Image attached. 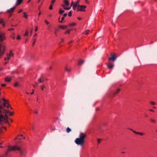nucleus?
<instances>
[{"mask_svg": "<svg viewBox=\"0 0 157 157\" xmlns=\"http://www.w3.org/2000/svg\"><path fill=\"white\" fill-rule=\"evenodd\" d=\"M86 136V134L81 132L79 135L80 137L77 138L75 140L76 144L79 145H82L85 142L84 139Z\"/></svg>", "mask_w": 157, "mask_h": 157, "instance_id": "1", "label": "nucleus"}, {"mask_svg": "<svg viewBox=\"0 0 157 157\" xmlns=\"http://www.w3.org/2000/svg\"><path fill=\"white\" fill-rule=\"evenodd\" d=\"M15 150L19 151L20 153L22 155H23V153L25 151V149H21L17 146H14L13 147L9 146L8 147V151H14Z\"/></svg>", "mask_w": 157, "mask_h": 157, "instance_id": "2", "label": "nucleus"}, {"mask_svg": "<svg viewBox=\"0 0 157 157\" xmlns=\"http://www.w3.org/2000/svg\"><path fill=\"white\" fill-rule=\"evenodd\" d=\"M3 105H0V110H1V109H3ZM6 117H4V116L2 115L1 113V110H0V121H5L6 122H8V117L6 115Z\"/></svg>", "mask_w": 157, "mask_h": 157, "instance_id": "3", "label": "nucleus"}, {"mask_svg": "<svg viewBox=\"0 0 157 157\" xmlns=\"http://www.w3.org/2000/svg\"><path fill=\"white\" fill-rule=\"evenodd\" d=\"M2 109H1L0 110L1 111V113H2V115L4 116V117L6 118V115L8 117L7 115L6 114V113H8V110H6V109H4L3 110H1ZM8 119H7V120H8L7 122H6L5 121L2 120L1 121H0V123L2 121H3L4 123H7V124H9V122L8 121Z\"/></svg>", "mask_w": 157, "mask_h": 157, "instance_id": "4", "label": "nucleus"}, {"mask_svg": "<svg viewBox=\"0 0 157 157\" xmlns=\"http://www.w3.org/2000/svg\"><path fill=\"white\" fill-rule=\"evenodd\" d=\"M111 57H109L108 60H112L114 62L117 59V56L116 54L115 53H110Z\"/></svg>", "mask_w": 157, "mask_h": 157, "instance_id": "5", "label": "nucleus"}, {"mask_svg": "<svg viewBox=\"0 0 157 157\" xmlns=\"http://www.w3.org/2000/svg\"><path fill=\"white\" fill-rule=\"evenodd\" d=\"M6 37L5 36V33L2 32L0 31V42H2L5 40Z\"/></svg>", "mask_w": 157, "mask_h": 157, "instance_id": "6", "label": "nucleus"}, {"mask_svg": "<svg viewBox=\"0 0 157 157\" xmlns=\"http://www.w3.org/2000/svg\"><path fill=\"white\" fill-rule=\"evenodd\" d=\"M86 6H85L80 5L78 6V11H85V9L86 8Z\"/></svg>", "mask_w": 157, "mask_h": 157, "instance_id": "7", "label": "nucleus"}, {"mask_svg": "<svg viewBox=\"0 0 157 157\" xmlns=\"http://www.w3.org/2000/svg\"><path fill=\"white\" fill-rule=\"evenodd\" d=\"M107 66L109 69H113V68L114 65L111 63L110 62H109L107 64Z\"/></svg>", "mask_w": 157, "mask_h": 157, "instance_id": "8", "label": "nucleus"}, {"mask_svg": "<svg viewBox=\"0 0 157 157\" xmlns=\"http://www.w3.org/2000/svg\"><path fill=\"white\" fill-rule=\"evenodd\" d=\"M129 129L132 131L135 134L139 135L141 136H142L145 134L144 133L142 132H137L136 131H135L133 130L131 128H129Z\"/></svg>", "mask_w": 157, "mask_h": 157, "instance_id": "9", "label": "nucleus"}, {"mask_svg": "<svg viewBox=\"0 0 157 157\" xmlns=\"http://www.w3.org/2000/svg\"><path fill=\"white\" fill-rule=\"evenodd\" d=\"M63 2L64 3V5L62 4L61 5L63 7H64V6H68L70 5L69 2H68L67 0H63Z\"/></svg>", "mask_w": 157, "mask_h": 157, "instance_id": "10", "label": "nucleus"}, {"mask_svg": "<svg viewBox=\"0 0 157 157\" xmlns=\"http://www.w3.org/2000/svg\"><path fill=\"white\" fill-rule=\"evenodd\" d=\"M16 6H15L14 7L10 9H9L7 10V12L8 13H10L11 12H13L14 10L16 8Z\"/></svg>", "mask_w": 157, "mask_h": 157, "instance_id": "11", "label": "nucleus"}, {"mask_svg": "<svg viewBox=\"0 0 157 157\" xmlns=\"http://www.w3.org/2000/svg\"><path fill=\"white\" fill-rule=\"evenodd\" d=\"M120 89L119 88L117 90L114 91V92L113 93V95L114 96V95H115L117 94H118V93L120 91Z\"/></svg>", "mask_w": 157, "mask_h": 157, "instance_id": "12", "label": "nucleus"}, {"mask_svg": "<svg viewBox=\"0 0 157 157\" xmlns=\"http://www.w3.org/2000/svg\"><path fill=\"white\" fill-rule=\"evenodd\" d=\"M23 2V0H17V3L15 5V6H17L18 5H20Z\"/></svg>", "mask_w": 157, "mask_h": 157, "instance_id": "13", "label": "nucleus"}, {"mask_svg": "<svg viewBox=\"0 0 157 157\" xmlns=\"http://www.w3.org/2000/svg\"><path fill=\"white\" fill-rule=\"evenodd\" d=\"M5 80L6 82H9L11 80V78L7 76L5 78Z\"/></svg>", "mask_w": 157, "mask_h": 157, "instance_id": "14", "label": "nucleus"}, {"mask_svg": "<svg viewBox=\"0 0 157 157\" xmlns=\"http://www.w3.org/2000/svg\"><path fill=\"white\" fill-rule=\"evenodd\" d=\"M2 100L4 101V102L3 103V105L4 106H6V105L8 104L7 101L6 100L2 98ZM4 106H3V108L4 107Z\"/></svg>", "mask_w": 157, "mask_h": 157, "instance_id": "15", "label": "nucleus"}, {"mask_svg": "<svg viewBox=\"0 0 157 157\" xmlns=\"http://www.w3.org/2000/svg\"><path fill=\"white\" fill-rule=\"evenodd\" d=\"M67 27V26H62L60 25L59 26V27L60 28L62 29H65Z\"/></svg>", "mask_w": 157, "mask_h": 157, "instance_id": "16", "label": "nucleus"}, {"mask_svg": "<svg viewBox=\"0 0 157 157\" xmlns=\"http://www.w3.org/2000/svg\"><path fill=\"white\" fill-rule=\"evenodd\" d=\"M85 61L84 60H80L79 61L78 63V64L79 65H82L83 63H84Z\"/></svg>", "mask_w": 157, "mask_h": 157, "instance_id": "17", "label": "nucleus"}, {"mask_svg": "<svg viewBox=\"0 0 157 157\" xmlns=\"http://www.w3.org/2000/svg\"><path fill=\"white\" fill-rule=\"evenodd\" d=\"M65 71L68 73H69L71 70V69L70 68H68L67 67H65Z\"/></svg>", "mask_w": 157, "mask_h": 157, "instance_id": "18", "label": "nucleus"}, {"mask_svg": "<svg viewBox=\"0 0 157 157\" xmlns=\"http://www.w3.org/2000/svg\"><path fill=\"white\" fill-rule=\"evenodd\" d=\"M44 81V79H43V78L42 77H41V78H40L39 79H38V81L40 82H42Z\"/></svg>", "mask_w": 157, "mask_h": 157, "instance_id": "19", "label": "nucleus"}, {"mask_svg": "<svg viewBox=\"0 0 157 157\" xmlns=\"http://www.w3.org/2000/svg\"><path fill=\"white\" fill-rule=\"evenodd\" d=\"M0 23L2 24L3 26H4V21L2 19H0Z\"/></svg>", "mask_w": 157, "mask_h": 157, "instance_id": "20", "label": "nucleus"}, {"mask_svg": "<svg viewBox=\"0 0 157 157\" xmlns=\"http://www.w3.org/2000/svg\"><path fill=\"white\" fill-rule=\"evenodd\" d=\"M150 121L152 123H155L156 121V120L152 118L150 119Z\"/></svg>", "mask_w": 157, "mask_h": 157, "instance_id": "21", "label": "nucleus"}, {"mask_svg": "<svg viewBox=\"0 0 157 157\" xmlns=\"http://www.w3.org/2000/svg\"><path fill=\"white\" fill-rule=\"evenodd\" d=\"M65 12V11L62 10L61 9H60L59 10V13L60 14H62L63 13Z\"/></svg>", "mask_w": 157, "mask_h": 157, "instance_id": "22", "label": "nucleus"}, {"mask_svg": "<svg viewBox=\"0 0 157 157\" xmlns=\"http://www.w3.org/2000/svg\"><path fill=\"white\" fill-rule=\"evenodd\" d=\"M6 56L7 57V61H9V60L11 56L9 55V54H8V53H6Z\"/></svg>", "mask_w": 157, "mask_h": 157, "instance_id": "23", "label": "nucleus"}, {"mask_svg": "<svg viewBox=\"0 0 157 157\" xmlns=\"http://www.w3.org/2000/svg\"><path fill=\"white\" fill-rule=\"evenodd\" d=\"M71 130L69 127H67L66 129L67 132L68 133H69L71 131Z\"/></svg>", "mask_w": 157, "mask_h": 157, "instance_id": "24", "label": "nucleus"}, {"mask_svg": "<svg viewBox=\"0 0 157 157\" xmlns=\"http://www.w3.org/2000/svg\"><path fill=\"white\" fill-rule=\"evenodd\" d=\"M23 14H24V17L25 18H28V15L26 13V12H24L23 13Z\"/></svg>", "mask_w": 157, "mask_h": 157, "instance_id": "25", "label": "nucleus"}, {"mask_svg": "<svg viewBox=\"0 0 157 157\" xmlns=\"http://www.w3.org/2000/svg\"><path fill=\"white\" fill-rule=\"evenodd\" d=\"M9 55L11 56H14V54L12 52V50H11L10 52V54H9Z\"/></svg>", "mask_w": 157, "mask_h": 157, "instance_id": "26", "label": "nucleus"}, {"mask_svg": "<svg viewBox=\"0 0 157 157\" xmlns=\"http://www.w3.org/2000/svg\"><path fill=\"white\" fill-rule=\"evenodd\" d=\"M76 25V24L75 23H71V24H70L69 25V26H74L75 25Z\"/></svg>", "mask_w": 157, "mask_h": 157, "instance_id": "27", "label": "nucleus"}, {"mask_svg": "<svg viewBox=\"0 0 157 157\" xmlns=\"http://www.w3.org/2000/svg\"><path fill=\"white\" fill-rule=\"evenodd\" d=\"M150 103L151 105H155V102L153 101H150Z\"/></svg>", "mask_w": 157, "mask_h": 157, "instance_id": "28", "label": "nucleus"}, {"mask_svg": "<svg viewBox=\"0 0 157 157\" xmlns=\"http://www.w3.org/2000/svg\"><path fill=\"white\" fill-rule=\"evenodd\" d=\"M80 1V0H78L77 1V2H76L75 3H74V5H75V6H76L78 7V4L79 3Z\"/></svg>", "mask_w": 157, "mask_h": 157, "instance_id": "29", "label": "nucleus"}, {"mask_svg": "<svg viewBox=\"0 0 157 157\" xmlns=\"http://www.w3.org/2000/svg\"><path fill=\"white\" fill-rule=\"evenodd\" d=\"M90 31L89 30H87L84 32V33L86 35H87L89 33V32Z\"/></svg>", "mask_w": 157, "mask_h": 157, "instance_id": "30", "label": "nucleus"}, {"mask_svg": "<svg viewBox=\"0 0 157 157\" xmlns=\"http://www.w3.org/2000/svg\"><path fill=\"white\" fill-rule=\"evenodd\" d=\"M59 31V30L57 29H55V30L54 31V33L56 34V33L57 32H58Z\"/></svg>", "mask_w": 157, "mask_h": 157, "instance_id": "31", "label": "nucleus"}, {"mask_svg": "<svg viewBox=\"0 0 157 157\" xmlns=\"http://www.w3.org/2000/svg\"><path fill=\"white\" fill-rule=\"evenodd\" d=\"M19 84L17 82H16L14 84V86H19Z\"/></svg>", "mask_w": 157, "mask_h": 157, "instance_id": "32", "label": "nucleus"}, {"mask_svg": "<svg viewBox=\"0 0 157 157\" xmlns=\"http://www.w3.org/2000/svg\"><path fill=\"white\" fill-rule=\"evenodd\" d=\"M70 30L69 29V30H67V31H66L64 33L65 34H67V33L69 34L70 33Z\"/></svg>", "mask_w": 157, "mask_h": 157, "instance_id": "33", "label": "nucleus"}, {"mask_svg": "<svg viewBox=\"0 0 157 157\" xmlns=\"http://www.w3.org/2000/svg\"><path fill=\"white\" fill-rule=\"evenodd\" d=\"M9 113V114L10 115H12L13 114V113L12 112H10L8 110V113Z\"/></svg>", "mask_w": 157, "mask_h": 157, "instance_id": "34", "label": "nucleus"}, {"mask_svg": "<svg viewBox=\"0 0 157 157\" xmlns=\"http://www.w3.org/2000/svg\"><path fill=\"white\" fill-rule=\"evenodd\" d=\"M36 38H34V40H33V46H34V44H35V42L36 41Z\"/></svg>", "mask_w": 157, "mask_h": 157, "instance_id": "35", "label": "nucleus"}, {"mask_svg": "<svg viewBox=\"0 0 157 157\" xmlns=\"http://www.w3.org/2000/svg\"><path fill=\"white\" fill-rule=\"evenodd\" d=\"M49 9L51 10H52L53 9V5L52 4H51L49 6Z\"/></svg>", "mask_w": 157, "mask_h": 157, "instance_id": "36", "label": "nucleus"}, {"mask_svg": "<svg viewBox=\"0 0 157 157\" xmlns=\"http://www.w3.org/2000/svg\"><path fill=\"white\" fill-rule=\"evenodd\" d=\"M64 9L65 10H69L71 8L70 7H64Z\"/></svg>", "mask_w": 157, "mask_h": 157, "instance_id": "37", "label": "nucleus"}, {"mask_svg": "<svg viewBox=\"0 0 157 157\" xmlns=\"http://www.w3.org/2000/svg\"><path fill=\"white\" fill-rule=\"evenodd\" d=\"M76 7H77V6H75V5H73V9L74 10H76Z\"/></svg>", "mask_w": 157, "mask_h": 157, "instance_id": "38", "label": "nucleus"}, {"mask_svg": "<svg viewBox=\"0 0 157 157\" xmlns=\"http://www.w3.org/2000/svg\"><path fill=\"white\" fill-rule=\"evenodd\" d=\"M72 15V12L71 11H70L68 13V16H71Z\"/></svg>", "mask_w": 157, "mask_h": 157, "instance_id": "39", "label": "nucleus"}, {"mask_svg": "<svg viewBox=\"0 0 157 157\" xmlns=\"http://www.w3.org/2000/svg\"><path fill=\"white\" fill-rule=\"evenodd\" d=\"M101 139H98V144H99L100 142V141H101Z\"/></svg>", "mask_w": 157, "mask_h": 157, "instance_id": "40", "label": "nucleus"}, {"mask_svg": "<svg viewBox=\"0 0 157 157\" xmlns=\"http://www.w3.org/2000/svg\"><path fill=\"white\" fill-rule=\"evenodd\" d=\"M24 36H28V32L27 30H26V33L24 34Z\"/></svg>", "mask_w": 157, "mask_h": 157, "instance_id": "41", "label": "nucleus"}, {"mask_svg": "<svg viewBox=\"0 0 157 157\" xmlns=\"http://www.w3.org/2000/svg\"><path fill=\"white\" fill-rule=\"evenodd\" d=\"M45 87V86L44 85L41 86V89L42 90H44V88Z\"/></svg>", "mask_w": 157, "mask_h": 157, "instance_id": "42", "label": "nucleus"}, {"mask_svg": "<svg viewBox=\"0 0 157 157\" xmlns=\"http://www.w3.org/2000/svg\"><path fill=\"white\" fill-rule=\"evenodd\" d=\"M45 22L47 25H48L49 24V22L47 20H45Z\"/></svg>", "mask_w": 157, "mask_h": 157, "instance_id": "43", "label": "nucleus"}, {"mask_svg": "<svg viewBox=\"0 0 157 157\" xmlns=\"http://www.w3.org/2000/svg\"><path fill=\"white\" fill-rule=\"evenodd\" d=\"M55 2V0H52V2H51V3H52V4H52Z\"/></svg>", "mask_w": 157, "mask_h": 157, "instance_id": "44", "label": "nucleus"}, {"mask_svg": "<svg viewBox=\"0 0 157 157\" xmlns=\"http://www.w3.org/2000/svg\"><path fill=\"white\" fill-rule=\"evenodd\" d=\"M149 110L150 111L152 112H154V110L153 109H149Z\"/></svg>", "mask_w": 157, "mask_h": 157, "instance_id": "45", "label": "nucleus"}, {"mask_svg": "<svg viewBox=\"0 0 157 157\" xmlns=\"http://www.w3.org/2000/svg\"><path fill=\"white\" fill-rule=\"evenodd\" d=\"M17 39L18 40H20L21 39V37L20 36L18 35L17 38Z\"/></svg>", "mask_w": 157, "mask_h": 157, "instance_id": "46", "label": "nucleus"}, {"mask_svg": "<svg viewBox=\"0 0 157 157\" xmlns=\"http://www.w3.org/2000/svg\"><path fill=\"white\" fill-rule=\"evenodd\" d=\"M22 11H23L22 9H20L18 11V13H20L22 12Z\"/></svg>", "mask_w": 157, "mask_h": 157, "instance_id": "47", "label": "nucleus"}, {"mask_svg": "<svg viewBox=\"0 0 157 157\" xmlns=\"http://www.w3.org/2000/svg\"><path fill=\"white\" fill-rule=\"evenodd\" d=\"M67 14L66 13H65L63 14V16L64 17H66L67 16Z\"/></svg>", "mask_w": 157, "mask_h": 157, "instance_id": "48", "label": "nucleus"}, {"mask_svg": "<svg viewBox=\"0 0 157 157\" xmlns=\"http://www.w3.org/2000/svg\"><path fill=\"white\" fill-rule=\"evenodd\" d=\"M2 86H6V84H2L1 85Z\"/></svg>", "mask_w": 157, "mask_h": 157, "instance_id": "49", "label": "nucleus"}, {"mask_svg": "<svg viewBox=\"0 0 157 157\" xmlns=\"http://www.w3.org/2000/svg\"><path fill=\"white\" fill-rule=\"evenodd\" d=\"M37 29H37V27H36V28L35 29V31H36V32L37 31Z\"/></svg>", "mask_w": 157, "mask_h": 157, "instance_id": "50", "label": "nucleus"}, {"mask_svg": "<svg viewBox=\"0 0 157 157\" xmlns=\"http://www.w3.org/2000/svg\"><path fill=\"white\" fill-rule=\"evenodd\" d=\"M85 2L87 4L89 3V2L87 1V0H85Z\"/></svg>", "mask_w": 157, "mask_h": 157, "instance_id": "51", "label": "nucleus"}, {"mask_svg": "<svg viewBox=\"0 0 157 157\" xmlns=\"http://www.w3.org/2000/svg\"><path fill=\"white\" fill-rule=\"evenodd\" d=\"M4 59L5 61H7V58L5 57Z\"/></svg>", "mask_w": 157, "mask_h": 157, "instance_id": "52", "label": "nucleus"}, {"mask_svg": "<svg viewBox=\"0 0 157 157\" xmlns=\"http://www.w3.org/2000/svg\"><path fill=\"white\" fill-rule=\"evenodd\" d=\"M34 93V90H33V92L30 93L31 94H33Z\"/></svg>", "mask_w": 157, "mask_h": 157, "instance_id": "53", "label": "nucleus"}, {"mask_svg": "<svg viewBox=\"0 0 157 157\" xmlns=\"http://www.w3.org/2000/svg\"><path fill=\"white\" fill-rule=\"evenodd\" d=\"M38 83L37 82H36L35 83V85L36 86H37V85H38Z\"/></svg>", "mask_w": 157, "mask_h": 157, "instance_id": "54", "label": "nucleus"}, {"mask_svg": "<svg viewBox=\"0 0 157 157\" xmlns=\"http://www.w3.org/2000/svg\"><path fill=\"white\" fill-rule=\"evenodd\" d=\"M74 3H73V2H72L71 3V6H72L73 5H74Z\"/></svg>", "mask_w": 157, "mask_h": 157, "instance_id": "55", "label": "nucleus"}, {"mask_svg": "<svg viewBox=\"0 0 157 157\" xmlns=\"http://www.w3.org/2000/svg\"><path fill=\"white\" fill-rule=\"evenodd\" d=\"M5 106H6L7 108H9L10 107V105H6Z\"/></svg>", "mask_w": 157, "mask_h": 157, "instance_id": "56", "label": "nucleus"}, {"mask_svg": "<svg viewBox=\"0 0 157 157\" xmlns=\"http://www.w3.org/2000/svg\"><path fill=\"white\" fill-rule=\"evenodd\" d=\"M14 30V29H8L9 30Z\"/></svg>", "mask_w": 157, "mask_h": 157, "instance_id": "57", "label": "nucleus"}, {"mask_svg": "<svg viewBox=\"0 0 157 157\" xmlns=\"http://www.w3.org/2000/svg\"><path fill=\"white\" fill-rule=\"evenodd\" d=\"M64 17H62L61 19L62 20H63L64 19Z\"/></svg>", "mask_w": 157, "mask_h": 157, "instance_id": "58", "label": "nucleus"}, {"mask_svg": "<svg viewBox=\"0 0 157 157\" xmlns=\"http://www.w3.org/2000/svg\"><path fill=\"white\" fill-rule=\"evenodd\" d=\"M8 62V61H6V62L5 63V64H6Z\"/></svg>", "mask_w": 157, "mask_h": 157, "instance_id": "59", "label": "nucleus"}, {"mask_svg": "<svg viewBox=\"0 0 157 157\" xmlns=\"http://www.w3.org/2000/svg\"><path fill=\"white\" fill-rule=\"evenodd\" d=\"M64 40V39L63 38L61 39V42H63Z\"/></svg>", "mask_w": 157, "mask_h": 157, "instance_id": "60", "label": "nucleus"}, {"mask_svg": "<svg viewBox=\"0 0 157 157\" xmlns=\"http://www.w3.org/2000/svg\"><path fill=\"white\" fill-rule=\"evenodd\" d=\"M63 20H62L61 21H59V22L60 23H62L63 22Z\"/></svg>", "mask_w": 157, "mask_h": 157, "instance_id": "61", "label": "nucleus"}, {"mask_svg": "<svg viewBox=\"0 0 157 157\" xmlns=\"http://www.w3.org/2000/svg\"><path fill=\"white\" fill-rule=\"evenodd\" d=\"M34 113H38V112L37 111H34Z\"/></svg>", "mask_w": 157, "mask_h": 157, "instance_id": "62", "label": "nucleus"}, {"mask_svg": "<svg viewBox=\"0 0 157 157\" xmlns=\"http://www.w3.org/2000/svg\"><path fill=\"white\" fill-rule=\"evenodd\" d=\"M41 14V12H40L38 14L39 16Z\"/></svg>", "mask_w": 157, "mask_h": 157, "instance_id": "63", "label": "nucleus"}, {"mask_svg": "<svg viewBox=\"0 0 157 157\" xmlns=\"http://www.w3.org/2000/svg\"><path fill=\"white\" fill-rule=\"evenodd\" d=\"M145 116L146 117H148V115H147V114H145Z\"/></svg>", "mask_w": 157, "mask_h": 157, "instance_id": "64", "label": "nucleus"}]
</instances>
